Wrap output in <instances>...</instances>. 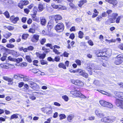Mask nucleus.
<instances>
[{"mask_svg":"<svg viewBox=\"0 0 123 123\" xmlns=\"http://www.w3.org/2000/svg\"><path fill=\"white\" fill-rule=\"evenodd\" d=\"M123 61V56L120 54L118 55L115 58L114 63L116 65H119L121 64Z\"/></svg>","mask_w":123,"mask_h":123,"instance_id":"obj_1","label":"nucleus"},{"mask_svg":"<svg viewBox=\"0 0 123 123\" xmlns=\"http://www.w3.org/2000/svg\"><path fill=\"white\" fill-rule=\"evenodd\" d=\"M55 20L56 21V23H58V22L56 21H57L61 20L62 18V16L59 15H55Z\"/></svg>","mask_w":123,"mask_h":123,"instance_id":"obj_13","label":"nucleus"},{"mask_svg":"<svg viewBox=\"0 0 123 123\" xmlns=\"http://www.w3.org/2000/svg\"><path fill=\"white\" fill-rule=\"evenodd\" d=\"M24 5H26L29 4V1L27 0H21Z\"/></svg>","mask_w":123,"mask_h":123,"instance_id":"obj_44","label":"nucleus"},{"mask_svg":"<svg viewBox=\"0 0 123 123\" xmlns=\"http://www.w3.org/2000/svg\"><path fill=\"white\" fill-rule=\"evenodd\" d=\"M72 82L76 85H78L80 87L83 86L84 85L83 83L81 81L78 80H71Z\"/></svg>","mask_w":123,"mask_h":123,"instance_id":"obj_6","label":"nucleus"},{"mask_svg":"<svg viewBox=\"0 0 123 123\" xmlns=\"http://www.w3.org/2000/svg\"><path fill=\"white\" fill-rule=\"evenodd\" d=\"M15 62H16L17 63H19L20 62L22 61L23 59L22 58H18L17 59H15Z\"/></svg>","mask_w":123,"mask_h":123,"instance_id":"obj_32","label":"nucleus"},{"mask_svg":"<svg viewBox=\"0 0 123 123\" xmlns=\"http://www.w3.org/2000/svg\"><path fill=\"white\" fill-rule=\"evenodd\" d=\"M31 80V79L29 77L26 76H25L23 79V81H27Z\"/></svg>","mask_w":123,"mask_h":123,"instance_id":"obj_31","label":"nucleus"},{"mask_svg":"<svg viewBox=\"0 0 123 123\" xmlns=\"http://www.w3.org/2000/svg\"><path fill=\"white\" fill-rule=\"evenodd\" d=\"M39 35L38 34H34L32 38L31 39V41L35 43H36L39 40Z\"/></svg>","mask_w":123,"mask_h":123,"instance_id":"obj_8","label":"nucleus"},{"mask_svg":"<svg viewBox=\"0 0 123 123\" xmlns=\"http://www.w3.org/2000/svg\"><path fill=\"white\" fill-rule=\"evenodd\" d=\"M40 20L41 24L42 25L45 26L46 23V19L44 18H40Z\"/></svg>","mask_w":123,"mask_h":123,"instance_id":"obj_11","label":"nucleus"},{"mask_svg":"<svg viewBox=\"0 0 123 123\" xmlns=\"http://www.w3.org/2000/svg\"><path fill=\"white\" fill-rule=\"evenodd\" d=\"M74 117V115L72 114H70L67 117L68 121L70 122H72V120Z\"/></svg>","mask_w":123,"mask_h":123,"instance_id":"obj_14","label":"nucleus"},{"mask_svg":"<svg viewBox=\"0 0 123 123\" xmlns=\"http://www.w3.org/2000/svg\"><path fill=\"white\" fill-rule=\"evenodd\" d=\"M17 115H18V114H14L12 115L10 117V119L12 120L14 118L16 119L18 118V116Z\"/></svg>","mask_w":123,"mask_h":123,"instance_id":"obj_23","label":"nucleus"},{"mask_svg":"<svg viewBox=\"0 0 123 123\" xmlns=\"http://www.w3.org/2000/svg\"><path fill=\"white\" fill-rule=\"evenodd\" d=\"M49 109L48 107H43L41 109V110L44 113H46L47 110Z\"/></svg>","mask_w":123,"mask_h":123,"instance_id":"obj_39","label":"nucleus"},{"mask_svg":"<svg viewBox=\"0 0 123 123\" xmlns=\"http://www.w3.org/2000/svg\"><path fill=\"white\" fill-rule=\"evenodd\" d=\"M64 26L62 23L57 24L55 27V30L59 32H62L64 29Z\"/></svg>","mask_w":123,"mask_h":123,"instance_id":"obj_3","label":"nucleus"},{"mask_svg":"<svg viewBox=\"0 0 123 123\" xmlns=\"http://www.w3.org/2000/svg\"><path fill=\"white\" fill-rule=\"evenodd\" d=\"M109 18V19L108 20V21L110 23H111L115 22V21L114 20L113 18Z\"/></svg>","mask_w":123,"mask_h":123,"instance_id":"obj_54","label":"nucleus"},{"mask_svg":"<svg viewBox=\"0 0 123 123\" xmlns=\"http://www.w3.org/2000/svg\"><path fill=\"white\" fill-rule=\"evenodd\" d=\"M112 17L114 19H115L116 17L118 15V14L117 13H113L111 15Z\"/></svg>","mask_w":123,"mask_h":123,"instance_id":"obj_43","label":"nucleus"},{"mask_svg":"<svg viewBox=\"0 0 123 123\" xmlns=\"http://www.w3.org/2000/svg\"><path fill=\"white\" fill-rule=\"evenodd\" d=\"M116 96L123 99V93L120 92H117L116 94Z\"/></svg>","mask_w":123,"mask_h":123,"instance_id":"obj_12","label":"nucleus"},{"mask_svg":"<svg viewBox=\"0 0 123 123\" xmlns=\"http://www.w3.org/2000/svg\"><path fill=\"white\" fill-rule=\"evenodd\" d=\"M114 120H112L109 117H105L102 118L101 121L102 122L105 123L112 122L114 121Z\"/></svg>","mask_w":123,"mask_h":123,"instance_id":"obj_7","label":"nucleus"},{"mask_svg":"<svg viewBox=\"0 0 123 123\" xmlns=\"http://www.w3.org/2000/svg\"><path fill=\"white\" fill-rule=\"evenodd\" d=\"M52 6L53 8L55 9L60 8L59 7V6L58 5H56L55 4H52Z\"/></svg>","mask_w":123,"mask_h":123,"instance_id":"obj_56","label":"nucleus"},{"mask_svg":"<svg viewBox=\"0 0 123 123\" xmlns=\"http://www.w3.org/2000/svg\"><path fill=\"white\" fill-rule=\"evenodd\" d=\"M46 56V54L43 53V54H39L38 55V56L39 58L40 59H43Z\"/></svg>","mask_w":123,"mask_h":123,"instance_id":"obj_24","label":"nucleus"},{"mask_svg":"<svg viewBox=\"0 0 123 123\" xmlns=\"http://www.w3.org/2000/svg\"><path fill=\"white\" fill-rule=\"evenodd\" d=\"M29 84L30 87L33 89H36L38 87L37 84L33 82H29Z\"/></svg>","mask_w":123,"mask_h":123,"instance_id":"obj_9","label":"nucleus"},{"mask_svg":"<svg viewBox=\"0 0 123 123\" xmlns=\"http://www.w3.org/2000/svg\"><path fill=\"white\" fill-rule=\"evenodd\" d=\"M27 61L29 62H32V60L31 57L29 55H26L25 57Z\"/></svg>","mask_w":123,"mask_h":123,"instance_id":"obj_34","label":"nucleus"},{"mask_svg":"<svg viewBox=\"0 0 123 123\" xmlns=\"http://www.w3.org/2000/svg\"><path fill=\"white\" fill-rule=\"evenodd\" d=\"M28 31L29 32L33 34L35 32V30L34 29L31 28L29 29Z\"/></svg>","mask_w":123,"mask_h":123,"instance_id":"obj_40","label":"nucleus"},{"mask_svg":"<svg viewBox=\"0 0 123 123\" xmlns=\"http://www.w3.org/2000/svg\"><path fill=\"white\" fill-rule=\"evenodd\" d=\"M27 65V63L26 62H23L20 65L21 67H23L26 66Z\"/></svg>","mask_w":123,"mask_h":123,"instance_id":"obj_57","label":"nucleus"},{"mask_svg":"<svg viewBox=\"0 0 123 123\" xmlns=\"http://www.w3.org/2000/svg\"><path fill=\"white\" fill-rule=\"evenodd\" d=\"M62 98L65 101H67L68 100V97L66 95H65L62 97Z\"/></svg>","mask_w":123,"mask_h":123,"instance_id":"obj_45","label":"nucleus"},{"mask_svg":"<svg viewBox=\"0 0 123 123\" xmlns=\"http://www.w3.org/2000/svg\"><path fill=\"white\" fill-rule=\"evenodd\" d=\"M59 116L60 117V120H62L65 118L66 117V116L63 114H60L59 115Z\"/></svg>","mask_w":123,"mask_h":123,"instance_id":"obj_38","label":"nucleus"},{"mask_svg":"<svg viewBox=\"0 0 123 123\" xmlns=\"http://www.w3.org/2000/svg\"><path fill=\"white\" fill-rule=\"evenodd\" d=\"M53 51L55 52V53L59 55L60 53L55 48H53Z\"/></svg>","mask_w":123,"mask_h":123,"instance_id":"obj_47","label":"nucleus"},{"mask_svg":"<svg viewBox=\"0 0 123 123\" xmlns=\"http://www.w3.org/2000/svg\"><path fill=\"white\" fill-rule=\"evenodd\" d=\"M0 49L2 51H4L6 50V48L3 46H0Z\"/></svg>","mask_w":123,"mask_h":123,"instance_id":"obj_58","label":"nucleus"},{"mask_svg":"<svg viewBox=\"0 0 123 123\" xmlns=\"http://www.w3.org/2000/svg\"><path fill=\"white\" fill-rule=\"evenodd\" d=\"M94 66V64H92V65H91V66H88L87 67V69H89L90 70V71L88 70L89 71H90V74L91 75L92 74V72H91V69H94L95 68L94 67H93V66Z\"/></svg>","mask_w":123,"mask_h":123,"instance_id":"obj_21","label":"nucleus"},{"mask_svg":"<svg viewBox=\"0 0 123 123\" xmlns=\"http://www.w3.org/2000/svg\"><path fill=\"white\" fill-rule=\"evenodd\" d=\"M28 36L29 35L28 34H24L22 36V38L23 39L25 40L28 38Z\"/></svg>","mask_w":123,"mask_h":123,"instance_id":"obj_30","label":"nucleus"},{"mask_svg":"<svg viewBox=\"0 0 123 123\" xmlns=\"http://www.w3.org/2000/svg\"><path fill=\"white\" fill-rule=\"evenodd\" d=\"M12 53L13 55L16 56H17L18 55V53L17 52L15 51L14 50L12 51Z\"/></svg>","mask_w":123,"mask_h":123,"instance_id":"obj_52","label":"nucleus"},{"mask_svg":"<svg viewBox=\"0 0 123 123\" xmlns=\"http://www.w3.org/2000/svg\"><path fill=\"white\" fill-rule=\"evenodd\" d=\"M112 10H107L106 12L107 13V14L108 15V18H110V16L109 15L110 14H111V12H112Z\"/></svg>","mask_w":123,"mask_h":123,"instance_id":"obj_48","label":"nucleus"},{"mask_svg":"<svg viewBox=\"0 0 123 123\" xmlns=\"http://www.w3.org/2000/svg\"><path fill=\"white\" fill-rule=\"evenodd\" d=\"M3 78L4 80L7 81L9 82H11L13 80V79L11 78L8 77L6 76H3Z\"/></svg>","mask_w":123,"mask_h":123,"instance_id":"obj_16","label":"nucleus"},{"mask_svg":"<svg viewBox=\"0 0 123 123\" xmlns=\"http://www.w3.org/2000/svg\"><path fill=\"white\" fill-rule=\"evenodd\" d=\"M32 17L34 21L38 22H39V18L37 17L36 15H32Z\"/></svg>","mask_w":123,"mask_h":123,"instance_id":"obj_17","label":"nucleus"},{"mask_svg":"<svg viewBox=\"0 0 123 123\" xmlns=\"http://www.w3.org/2000/svg\"><path fill=\"white\" fill-rule=\"evenodd\" d=\"M24 84V83L23 82H21L18 83V86L20 88L21 87L23 86Z\"/></svg>","mask_w":123,"mask_h":123,"instance_id":"obj_60","label":"nucleus"},{"mask_svg":"<svg viewBox=\"0 0 123 123\" xmlns=\"http://www.w3.org/2000/svg\"><path fill=\"white\" fill-rule=\"evenodd\" d=\"M76 62L79 66L81 65V62L79 60H76L75 61Z\"/></svg>","mask_w":123,"mask_h":123,"instance_id":"obj_59","label":"nucleus"},{"mask_svg":"<svg viewBox=\"0 0 123 123\" xmlns=\"http://www.w3.org/2000/svg\"><path fill=\"white\" fill-rule=\"evenodd\" d=\"M24 5L23 4V3L21 1H20L18 5V6L21 9L23 8V6Z\"/></svg>","mask_w":123,"mask_h":123,"instance_id":"obj_37","label":"nucleus"},{"mask_svg":"<svg viewBox=\"0 0 123 123\" xmlns=\"http://www.w3.org/2000/svg\"><path fill=\"white\" fill-rule=\"evenodd\" d=\"M117 3V2L116 0H113L112 4L114 6L116 5Z\"/></svg>","mask_w":123,"mask_h":123,"instance_id":"obj_61","label":"nucleus"},{"mask_svg":"<svg viewBox=\"0 0 123 123\" xmlns=\"http://www.w3.org/2000/svg\"><path fill=\"white\" fill-rule=\"evenodd\" d=\"M100 105L103 107L111 108L113 107V105L111 103L103 100H101L99 101Z\"/></svg>","mask_w":123,"mask_h":123,"instance_id":"obj_2","label":"nucleus"},{"mask_svg":"<svg viewBox=\"0 0 123 123\" xmlns=\"http://www.w3.org/2000/svg\"><path fill=\"white\" fill-rule=\"evenodd\" d=\"M123 17V16L122 15L119 16L116 18V22L117 23H119L121 19Z\"/></svg>","mask_w":123,"mask_h":123,"instance_id":"obj_22","label":"nucleus"},{"mask_svg":"<svg viewBox=\"0 0 123 123\" xmlns=\"http://www.w3.org/2000/svg\"><path fill=\"white\" fill-rule=\"evenodd\" d=\"M77 73H78L79 74L81 75L82 76V75L84 73V72L83 71V70H82L81 69H78L76 70V72Z\"/></svg>","mask_w":123,"mask_h":123,"instance_id":"obj_19","label":"nucleus"},{"mask_svg":"<svg viewBox=\"0 0 123 123\" xmlns=\"http://www.w3.org/2000/svg\"><path fill=\"white\" fill-rule=\"evenodd\" d=\"M60 60V57L59 56H57L55 57L54 61H55L56 62H59Z\"/></svg>","mask_w":123,"mask_h":123,"instance_id":"obj_49","label":"nucleus"},{"mask_svg":"<svg viewBox=\"0 0 123 123\" xmlns=\"http://www.w3.org/2000/svg\"><path fill=\"white\" fill-rule=\"evenodd\" d=\"M47 111L46 112V114L47 115H49L51 114L52 112V109L50 107H49Z\"/></svg>","mask_w":123,"mask_h":123,"instance_id":"obj_26","label":"nucleus"},{"mask_svg":"<svg viewBox=\"0 0 123 123\" xmlns=\"http://www.w3.org/2000/svg\"><path fill=\"white\" fill-rule=\"evenodd\" d=\"M78 34L79 37L80 38H83V36L84 35V33L83 32H82L81 31H80L79 32Z\"/></svg>","mask_w":123,"mask_h":123,"instance_id":"obj_29","label":"nucleus"},{"mask_svg":"<svg viewBox=\"0 0 123 123\" xmlns=\"http://www.w3.org/2000/svg\"><path fill=\"white\" fill-rule=\"evenodd\" d=\"M34 10H35V11L34 12L33 14H32V15H36L37 13V8H36L35 7H34L33 9V11H34Z\"/></svg>","mask_w":123,"mask_h":123,"instance_id":"obj_51","label":"nucleus"},{"mask_svg":"<svg viewBox=\"0 0 123 123\" xmlns=\"http://www.w3.org/2000/svg\"><path fill=\"white\" fill-rule=\"evenodd\" d=\"M38 8L40 11H43V5L41 4H39L38 6Z\"/></svg>","mask_w":123,"mask_h":123,"instance_id":"obj_33","label":"nucleus"},{"mask_svg":"<svg viewBox=\"0 0 123 123\" xmlns=\"http://www.w3.org/2000/svg\"><path fill=\"white\" fill-rule=\"evenodd\" d=\"M107 16V14L106 12H103L101 14V17H105Z\"/></svg>","mask_w":123,"mask_h":123,"instance_id":"obj_53","label":"nucleus"},{"mask_svg":"<svg viewBox=\"0 0 123 123\" xmlns=\"http://www.w3.org/2000/svg\"><path fill=\"white\" fill-rule=\"evenodd\" d=\"M116 105L120 108L123 110V101L119 99H117L116 101Z\"/></svg>","mask_w":123,"mask_h":123,"instance_id":"obj_5","label":"nucleus"},{"mask_svg":"<svg viewBox=\"0 0 123 123\" xmlns=\"http://www.w3.org/2000/svg\"><path fill=\"white\" fill-rule=\"evenodd\" d=\"M27 48L28 50H32L34 49V48L32 46H30L28 47Z\"/></svg>","mask_w":123,"mask_h":123,"instance_id":"obj_63","label":"nucleus"},{"mask_svg":"<svg viewBox=\"0 0 123 123\" xmlns=\"http://www.w3.org/2000/svg\"><path fill=\"white\" fill-rule=\"evenodd\" d=\"M6 28L9 30H13L14 29V27L13 26H8L6 27Z\"/></svg>","mask_w":123,"mask_h":123,"instance_id":"obj_46","label":"nucleus"},{"mask_svg":"<svg viewBox=\"0 0 123 123\" xmlns=\"http://www.w3.org/2000/svg\"><path fill=\"white\" fill-rule=\"evenodd\" d=\"M8 59L9 60L13 62H15V58H13L10 56L8 57Z\"/></svg>","mask_w":123,"mask_h":123,"instance_id":"obj_55","label":"nucleus"},{"mask_svg":"<svg viewBox=\"0 0 123 123\" xmlns=\"http://www.w3.org/2000/svg\"><path fill=\"white\" fill-rule=\"evenodd\" d=\"M88 43L91 46H92L93 45V42L91 40H90L88 41Z\"/></svg>","mask_w":123,"mask_h":123,"instance_id":"obj_64","label":"nucleus"},{"mask_svg":"<svg viewBox=\"0 0 123 123\" xmlns=\"http://www.w3.org/2000/svg\"><path fill=\"white\" fill-rule=\"evenodd\" d=\"M4 14L7 18H9L10 17L9 13L8 11H6Z\"/></svg>","mask_w":123,"mask_h":123,"instance_id":"obj_42","label":"nucleus"},{"mask_svg":"<svg viewBox=\"0 0 123 123\" xmlns=\"http://www.w3.org/2000/svg\"><path fill=\"white\" fill-rule=\"evenodd\" d=\"M46 45L47 47H50L51 49H53L52 45L51 44L49 43H47Z\"/></svg>","mask_w":123,"mask_h":123,"instance_id":"obj_50","label":"nucleus"},{"mask_svg":"<svg viewBox=\"0 0 123 123\" xmlns=\"http://www.w3.org/2000/svg\"><path fill=\"white\" fill-rule=\"evenodd\" d=\"M86 2L87 1L86 0H81L79 1L78 5L80 7H81L82 5Z\"/></svg>","mask_w":123,"mask_h":123,"instance_id":"obj_15","label":"nucleus"},{"mask_svg":"<svg viewBox=\"0 0 123 123\" xmlns=\"http://www.w3.org/2000/svg\"><path fill=\"white\" fill-rule=\"evenodd\" d=\"M13 66V65L7 63L6 64L4 65V68L6 69L11 68V66Z\"/></svg>","mask_w":123,"mask_h":123,"instance_id":"obj_20","label":"nucleus"},{"mask_svg":"<svg viewBox=\"0 0 123 123\" xmlns=\"http://www.w3.org/2000/svg\"><path fill=\"white\" fill-rule=\"evenodd\" d=\"M58 67L60 68H62L64 69H66V66L64 64L62 63L59 64Z\"/></svg>","mask_w":123,"mask_h":123,"instance_id":"obj_18","label":"nucleus"},{"mask_svg":"<svg viewBox=\"0 0 123 123\" xmlns=\"http://www.w3.org/2000/svg\"><path fill=\"white\" fill-rule=\"evenodd\" d=\"M70 93L74 96V97H78L83 98H86V96L80 93L79 91H71Z\"/></svg>","mask_w":123,"mask_h":123,"instance_id":"obj_4","label":"nucleus"},{"mask_svg":"<svg viewBox=\"0 0 123 123\" xmlns=\"http://www.w3.org/2000/svg\"><path fill=\"white\" fill-rule=\"evenodd\" d=\"M28 94L30 98L32 100H35L36 99V97L34 96V95L32 93H31L30 94Z\"/></svg>","mask_w":123,"mask_h":123,"instance_id":"obj_27","label":"nucleus"},{"mask_svg":"<svg viewBox=\"0 0 123 123\" xmlns=\"http://www.w3.org/2000/svg\"><path fill=\"white\" fill-rule=\"evenodd\" d=\"M69 55V53L66 51H65L63 53V55L65 57H68Z\"/></svg>","mask_w":123,"mask_h":123,"instance_id":"obj_62","label":"nucleus"},{"mask_svg":"<svg viewBox=\"0 0 123 123\" xmlns=\"http://www.w3.org/2000/svg\"><path fill=\"white\" fill-rule=\"evenodd\" d=\"M105 52H99V53L98 54V56H104L105 55Z\"/></svg>","mask_w":123,"mask_h":123,"instance_id":"obj_28","label":"nucleus"},{"mask_svg":"<svg viewBox=\"0 0 123 123\" xmlns=\"http://www.w3.org/2000/svg\"><path fill=\"white\" fill-rule=\"evenodd\" d=\"M6 56L5 53L3 54V55L2 57L1 58V60L2 61H4L6 60Z\"/></svg>","mask_w":123,"mask_h":123,"instance_id":"obj_35","label":"nucleus"},{"mask_svg":"<svg viewBox=\"0 0 123 123\" xmlns=\"http://www.w3.org/2000/svg\"><path fill=\"white\" fill-rule=\"evenodd\" d=\"M46 41V39L45 38L42 39L40 41V43L42 45H43Z\"/></svg>","mask_w":123,"mask_h":123,"instance_id":"obj_41","label":"nucleus"},{"mask_svg":"<svg viewBox=\"0 0 123 123\" xmlns=\"http://www.w3.org/2000/svg\"><path fill=\"white\" fill-rule=\"evenodd\" d=\"M6 47L9 48H12L14 47V45L12 44H8L6 45Z\"/></svg>","mask_w":123,"mask_h":123,"instance_id":"obj_36","label":"nucleus"},{"mask_svg":"<svg viewBox=\"0 0 123 123\" xmlns=\"http://www.w3.org/2000/svg\"><path fill=\"white\" fill-rule=\"evenodd\" d=\"M96 114L98 116L101 117L104 116V114L102 113V111L99 109H97L95 111Z\"/></svg>","mask_w":123,"mask_h":123,"instance_id":"obj_10","label":"nucleus"},{"mask_svg":"<svg viewBox=\"0 0 123 123\" xmlns=\"http://www.w3.org/2000/svg\"><path fill=\"white\" fill-rule=\"evenodd\" d=\"M12 35V34L9 32H7L4 34V36L6 38H8L9 37Z\"/></svg>","mask_w":123,"mask_h":123,"instance_id":"obj_25","label":"nucleus"}]
</instances>
